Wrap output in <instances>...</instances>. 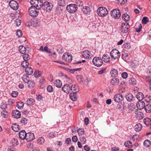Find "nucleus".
Masks as SVG:
<instances>
[{
    "instance_id": "nucleus-1",
    "label": "nucleus",
    "mask_w": 151,
    "mask_h": 151,
    "mask_svg": "<svg viewBox=\"0 0 151 151\" xmlns=\"http://www.w3.org/2000/svg\"><path fill=\"white\" fill-rule=\"evenodd\" d=\"M33 2V3H38L39 6L40 8H42L43 9H46L47 11H51L53 8V5L52 4L48 1H45L43 3L42 1L41 0H36Z\"/></svg>"
},
{
    "instance_id": "nucleus-2",
    "label": "nucleus",
    "mask_w": 151,
    "mask_h": 151,
    "mask_svg": "<svg viewBox=\"0 0 151 151\" xmlns=\"http://www.w3.org/2000/svg\"><path fill=\"white\" fill-rule=\"evenodd\" d=\"M97 12L98 15L101 17L106 16L108 13L107 9L104 7H99L97 10Z\"/></svg>"
},
{
    "instance_id": "nucleus-3",
    "label": "nucleus",
    "mask_w": 151,
    "mask_h": 151,
    "mask_svg": "<svg viewBox=\"0 0 151 151\" xmlns=\"http://www.w3.org/2000/svg\"><path fill=\"white\" fill-rule=\"evenodd\" d=\"M110 15L112 18L115 19H119L121 16L120 11L117 9H114L111 12Z\"/></svg>"
},
{
    "instance_id": "nucleus-4",
    "label": "nucleus",
    "mask_w": 151,
    "mask_h": 151,
    "mask_svg": "<svg viewBox=\"0 0 151 151\" xmlns=\"http://www.w3.org/2000/svg\"><path fill=\"white\" fill-rule=\"evenodd\" d=\"M78 7L76 4H71L66 7L67 11L70 13H74L77 10Z\"/></svg>"
},
{
    "instance_id": "nucleus-5",
    "label": "nucleus",
    "mask_w": 151,
    "mask_h": 151,
    "mask_svg": "<svg viewBox=\"0 0 151 151\" xmlns=\"http://www.w3.org/2000/svg\"><path fill=\"white\" fill-rule=\"evenodd\" d=\"M110 54L111 58L114 59L119 58L120 56V52L116 49L113 50L111 51Z\"/></svg>"
},
{
    "instance_id": "nucleus-6",
    "label": "nucleus",
    "mask_w": 151,
    "mask_h": 151,
    "mask_svg": "<svg viewBox=\"0 0 151 151\" xmlns=\"http://www.w3.org/2000/svg\"><path fill=\"white\" fill-rule=\"evenodd\" d=\"M93 65L97 67L101 66L103 64L102 60L99 57H95L93 59Z\"/></svg>"
},
{
    "instance_id": "nucleus-7",
    "label": "nucleus",
    "mask_w": 151,
    "mask_h": 151,
    "mask_svg": "<svg viewBox=\"0 0 151 151\" xmlns=\"http://www.w3.org/2000/svg\"><path fill=\"white\" fill-rule=\"evenodd\" d=\"M62 60L67 62L70 63L72 60V56L71 55L68 53H65L62 57Z\"/></svg>"
},
{
    "instance_id": "nucleus-8",
    "label": "nucleus",
    "mask_w": 151,
    "mask_h": 151,
    "mask_svg": "<svg viewBox=\"0 0 151 151\" xmlns=\"http://www.w3.org/2000/svg\"><path fill=\"white\" fill-rule=\"evenodd\" d=\"M129 28V25L128 23L126 22L122 23L121 28V31L123 33H126L128 32Z\"/></svg>"
},
{
    "instance_id": "nucleus-9",
    "label": "nucleus",
    "mask_w": 151,
    "mask_h": 151,
    "mask_svg": "<svg viewBox=\"0 0 151 151\" xmlns=\"http://www.w3.org/2000/svg\"><path fill=\"white\" fill-rule=\"evenodd\" d=\"M9 4L10 8L14 10H17L19 7L17 3L13 0L10 1L9 3Z\"/></svg>"
},
{
    "instance_id": "nucleus-10",
    "label": "nucleus",
    "mask_w": 151,
    "mask_h": 151,
    "mask_svg": "<svg viewBox=\"0 0 151 151\" xmlns=\"http://www.w3.org/2000/svg\"><path fill=\"white\" fill-rule=\"evenodd\" d=\"M71 86L68 84H65L62 87V89L64 92L69 93L71 91Z\"/></svg>"
},
{
    "instance_id": "nucleus-11",
    "label": "nucleus",
    "mask_w": 151,
    "mask_h": 151,
    "mask_svg": "<svg viewBox=\"0 0 151 151\" xmlns=\"http://www.w3.org/2000/svg\"><path fill=\"white\" fill-rule=\"evenodd\" d=\"M114 98L115 102L119 103L123 100L124 98L122 94H118L115 95Z\"/></svg>"
},
{
    "instance_id": "nucleus-12",
    "label": "nucleus",
    "mask_w": 151,
    "mask_h": 151,
    "mask_svg": "<svg viewBox=\"0 0 151 151\" xmlns=\"http://www.w3.org/2000/svg\"><path fill=\"white\" fill-rule=\"evenodd\" d=\"M34 134L32 133L29 132L27 134L25 139L27 141H31L34 140Z\"/></svg>"
},
{
    "instance_id": "nucleus-13",
    "label": "nucleus",
    "mask_w": 151,
    "mask_h": 151,
    "mask_svg": "<svg viewBox=\"0 0 151 151\" xmlns=\"http://www.w3.org/2000/svg\"><path fill=\"white\" fill-rule=\"evenodd\" d=\"M12 116L15 118L18 119L21 116V113L17 110H14L12 112Z\"/></svg>"
},
{
    "instance_id": "nucleus-14",
    "label": "nucleus",
    "mask_w": 151,
    "mask_h": 151,
    "mask_svg": "<svg viewBox=\"0 0 151 151\" xmlns=\"http://www.w3.org/2000/svg\"><path fill=\"white\" fill-rule=\"evenodd\" d=\"M27 134L24 130L21 131L18 133L19 138L22 140L25 139Z\"/></svg>"
},
{
    "instance_id": "nucleus-15",
    "label": "nucleus",
    "mask_w": 151,
    "mask_h": 151,
    "mask_svg": "<svg viewBox=\"0 0 151 151\" xmlns=\"http://www.w3.org/2000/svg\"><path fill=\"white\" fill-rule=\"evenodd\" d=\"M91 53L88 50H85L82 53V56L86 59H89L91 58Z\"/></svg>"
},
{
    "instance_id": "nucleus-16",
    "label": "nucleus",
    "mask_w": 151,
    "mask_h": 151,
    "mask_svg": "<svg viewBox=\"0 0 151 151\" xmlns=\"http://www.w3.org/2000/svg\"><path fill=\"white\" fill-rule=\"evenodd\" d=\"M145 103L144 101H139L136 104L137 107L139 109H142L144 108L145 106Z\"/></svg>"
},
{
    "instance_id": "nucleus-17",
    "label": "nucleus",
    "mask_w": 151,
    "mask_h": 151,
    "mask_svg": "<svg viewBox=\"0 0 151 151\" xmlns=\"http://www.w3.org/2000/svg\"><path fill=\"white\" fill-rule=\"evenodd\" d=\"M125 98L127 101L129 102H131L133 100L134 97L133 95L130 93H128L125 96Z\"/></svg>"
},
{
    "instance_id": "nucleus-18",
    "label": "nucleus",
    "mask_w": 151,
    "mask_h": 151,
    "mask_svg": "<svg viewBox=\"0 0 151 151\" xmlns=\"http://www.w3.org/2000/svg\"><path fill=\"white\" fill-rule=\"evenodd\" d=\"M71 91L73 93H77L79 91L78 86L76 84H73L71 86Z\"/></svg>"
},
{
    "instance_id": "nucleus-19",
    "label": "nucleus",
    "mask_w": 151,
    "mask_h": 151,
    "mask_svg": "<svg viewBox=\"0 0 151 151\" xmlns=\"http://www.w3.org/2000/svg\"><path fill=\"white\" fill-rule=\"evenodd\" d=\"M136 96L137 99L139 101L142 100L144 97V94L141 92H138Z\"/></svg>"
},
{
    "instance_id": "nucleus-20",
    "label": "nucleus",
    "mask_w": 151,
    "mask_h": 151,
    "mask_svg": "<svg viewBox=\"0 0 151 151\" xmlns=\"http://www.w3.org/2000/svg\"><path fill=\"white\" fill-rule=\"evenodd\" d=\"M35 101L32 98L28 99L26 101V104L29 106H31L34 104Z\"/></svg>"
},
{
    "instance_id": "nucleus-21",
    "label": "nucleus",
    "mask_w": 151,
    "mask_h": 151,
    "mask_svg": "<svg viewBox=\"0 0 151 151\" xmlns=\"http://www.w3.org/2000/svg\"><path fill=\"white\" fill-rule=\"evenodd\" d=\"M110 58L107 54H104L103 55L102 60L105 62H108L110 61Z\"/></svg>"
},
{
    "instance_id": "nucleus-22",
    "label": "nucleus",
    "mask_w": 151,
    "mask_h": 151,
    "mask_svg": "<svg viewBox=\"0 0 151 151\" xmlns=\"http://www.w3.org/2000/svg\"><path fill=\"white\" fill-rule=\"evenodd\" d=\"M11 128L14 131L17 132L19 130V127L17 124L14 123L12 124Z\"/></svg>"
},
{
    "instance_id": "nucleus-23",
    "label": "nucleus",
    "mask_w": 151,
    "mask_h": 151,
    "mask_svg": "<svg viewBox=\"0 0 151 151\" xmlns=\"http://www.w3.org/2000/svg\"><path fill=\"white\" fill-rule=\"evenodd\" d=\"M76 93H70L69 96L71 99L73 101H76L77 100V98L76 96Z\"/></svg>"
},
{
    "instance_id": "nucleus-24",
    "label": "nucleus",
    "mask_w": 151,
    "mask_h": 151,
    "mask_svg": "<svg viewBox=\"0 0 151 151\" xmlns=\"http://www.w3.org/2000/svg\"><path fill=\"white\" fill-rule=\"evenodd\" d=\"M135 116L136 118L139 119H142L144 117L143 114L141 112H137L136 113Z\"/></svg>"
},
{
    "instance_id": "nucleus-25",
    "label": "nucleus",
    "mask_w": 151,
    "mask_h": 151,
    "mask_svg": "<svg viewBox=\"0 0 151 151\" xmlns=\"http://www.w3.org/2000/svg\"><path fill=\"white\" fill-rule=\"evenodd\" d=\"M142 128V125L140 123H138L135 125L134 127V129L136 132L140 131Z\"/></svg>"
},
{
    "instance_id": "nucleus-26",
    "label": "nucleus",
    "mask_w": 151,
    "mask_h": 151,
    "mask_svg": "<svg viewBox=\"0 0 151 151\" xmlns=\"http://www.w3.org/2000/svg\"><path fill=\"white\" fill-rule=\"evenodd\" d=\"M25 72L27 73V75H30L33 73V70L31 67H27L25 68Z\"/></svg>"
},
{
    "instance_id": "nucleus-27",
    "label": "nucleus",
    "mask_w": 151,
    "mask_h": 151,
    "mask_svg": "<svg viewBox=\"0 0 151 151\" xmlns=\"http://www.w3.org/2000/svg\"><path fill=\"white\" fill-rule=\"evenodd\" d=\"M54 85L58 88H60L62 86V82L59 80H57L54 82Z\"/></svg>"
},
{
    "instance_id": "nucleus-28",
    "label": "nucleus",
    "mask_w": 151,
    "mask_h": 151,
    "mask_svg": "<svg viewBox=\"0 0 151 151\" xmlns=\"http://www.w3.org/2000/svg\"><path fill=\"white\" fill-rule=\"evenodd\" d=\"M145 111L148 113L151 112V105L150 104H147L144 107Z\"/></svg>"
},
{
    "instance_id": "nucleus-29",
    "label": "nucleus",
    "mask_w": 151,
    "mask_h": 151,
    "mask_svg": "<svg viewBox=\"0 0 151 151\" xmlns=\"http://www.w3.org/2000/svg\"><path fill=\"white\" fill-rule=\"evenodd\" d=\"M82 10L83 13L85 14H87L89 13L91 11L90 8L87 6L83 7Z\"/></svg>"
},
{
    "instance_id": "nucleus-30",
    "label": "nucleus",
    "mask_w": 151,
    "mask_h": 151,
    "mask_svg": "<svg viewBox=\"0 0 151 151\" xmlns=\"http://www.w3.org/2000/svg\"><path fill=\"white\" fill-rule=\"evenodd\" d=\"M23 81L25 83H27L29 81V78L27 74H24L22 77Z\"/></svg>"
},
{
    "instance_id": "nucleus-31",
    "label": "nucleus",
    "mask_w": 151,
    "mask_h": 151,
    "mask_svg": "<svg viewBox=\"0 0 151 151\" xmlns=\"http://www.w3.org/2000/svg\"><path fill=\"white\" fill-rule=\"evenodd\" d=\"M122 19L125 21H128L130 19V17L127 13H125L122 15Z\"/></svg>"
},
{
    "instance_id": "nucleus-32",
    "label": "nucleus",
    "mask_w": 151,
    "mask_h": 151,
    "mask_svg": "<svg viewBox=\"0 0 151 151\" xmlns=\"http://www.w3.org/2000/svg\"><path fill=\"white\" fill-rule=\"evenodd\" d=\"M19 50L21 53L23 54L26 51V48L23 46L21 45L19 47Z\"/></svg>"
},
{
    "instance_id": "nucleus-33",
    "label": "nucleus",
    "mask_w": 151,
    "mask_h": 151,
    "mask_svg": "<svg viewBox=\"0 0 151 151\" xmlns=\"http://www.w3.org/2000/svg\"><path fill=\"white\" fill-rule=\"evenodd\" d=\"M144 122L147 126H148L151 124V119L148 118H146L143 120Z\"/></svg>"
},
{
    "instance_id": "nucleus-34",
    "label": "nucleus",
    "mask_w": 151,
    "mask_h": 151,
    "mask_svg": "<svg viewBox=\"0 0 151 151\" xmlns=\"http://www.w3.org/2000/svg\"><path fill=\"white\" fill-rule=\"evenodd\" d=\"M110 73L112 76L113 77L116 76L118 75V73L117 70L114 69L111 70Z\"/></svg>"
},
{
    "instance_id": "nucleus-35",
    "label": "nucleus",
    "mask_w": 151,
    "mask_h": 151,
    "mask_svg": "<svg viewBox=\"0 0 151 151\" xmlns=\"http://www.w3.org/2000/svg\"><path fill=\"white\" fill-rule=\"evenodd\" d=\"M55 3H57L59 6H63L64 4V1L63 0H55Z\"/></svg>"
},
{
    "instance_id": "nucleus-36",
    "label": "nucleus",
    "mask_w": 151,
    "mask_h": 151,
    "mask_svg": "<svg viewBox=\"0 0 151 151\" xmlns=\"http://www.w3.org/2000/svg\"><path fill=\"white\" fill-rule=\"evenodd\" d=\"M37 142L40 145H42L45 142V139L43 137H40L37 140Z\"/></svg>"
},
{
    "instance_id": "nucleus-37",
    "label": "nucleus",
    "mask_w": 151,
    "mask_h": 151,
    "mask_svg": "<svg viewBox=\"0 0 151 151\" xmlns=\"http://www.w3.org/2000/svg\"><path fill=\"white\" fill-rule=\"evenodd\" d=\"M119 82V80L116 78H112L111 81V84L113 85H116Z\"/></svg>"
},
{
    "instance_id": "nucleus-38",
    "label": "nucleus",
    "mask_w": 151,
    "mask_h": 151,
    "mask_svg": "<svg viewBox=\"0 0 151 151\" xmlns=\"http://www.w3.org/2000/svg\"><path fill=\"white\" fill-rule=\"evenodd\" d=\"M7 104L6 102L3 101L1 104L0 107L2 109H6L7 107Z\"/></svg>"
},
{
    "instance_id": "nucleus-39",
    "label": "nucleus",
    "mask_w": 151,
    "mask_h": 151,
    "mask_svg": "<svg viewBox=\"0 0 151 151\" xmlns=\"http://www.w3.org/2000/svg\"><path fill=\"white\" fill-rule=\"evenodd\" d=\"M144 145L146 147H148L150 145V142L148 140H145L143 143Z\"/></svg>"
},
{
    "instance_id": "nucleus-40",
    "label": "nucleus",
    "mask_w": 151,
    "mask_h": 151,
    "mask_svg": "<svg viewBox=\"0 0 151 151\" xmlns=\"http://www.w3.org/2000/svg\"><path fill=\"white\" fill-rule=\"evenodd\" d=\"M76 78L79 82L82 83L83 82L84 79L82 76L81 75H78L76 77Z\"/></svg>"
},
{
    "instance_id": "nucleus-41",
    "label": "nucleus",
    "mask_w": 151,
    "mask_h": 151,
    "mask_svg": "<svg viewBox=\"0 0 151 151\" xmlns=\"http://www.w3.org/2000/svg\"><path fill=\"white\" fill-rule=\"evenodd\" d=\"M28 86L29 88L33 87L35 85V83L31 81H29L28 83Z\"/></svg>"
},
{
    "instance_id": "nucleus-42",
    "label": "nucleus",
    "mask_w": 151,
    "mask_h": 151,
    "mask_svg": "<svg viewBox=\"0 0 151 151\" xmlns=\"http://www.w3.org/2000/svg\"><path fill=\"white\" fill-rule=\"evenodd\" d=\"M129 83L133 85H135L137 83V81L134 78H131L129 81Z\"/></svg>"
},
{
    "instance_id": "nucleus-43",
    "label": "nucleus",
    "mask_w": 151,
    "mask_h": 151,
    "mask_svg": "<svg viewBox=\"0 0 151 151\" xmlns=\"http://www.w3.org/2000/svg\"><path fill=\"white\" fill-rule=\"evenodd\" d=\"M24 105L23 102L20 101L18 102L17 106L18 109H21L23 107Z\"/></svg>"
},
{
    "instance_id": "nucleus-44",
    "label": "nucleus",
    "mask_w": 151,
    "mask_h": 151,
    "mask_svg": "<svg viewBox=\"0 0 151 151\" xmlns=\"http://www.w3.org/2000/svg\"><path fill=\"white\" fill-rule=\"evenodd\" d=\"M1 116L4 118L7 117L8 116V112L6 110H3L1 113Z\"/></svg>"
},
{
    "instance_id": "nucleus-45",
    "label": "nucleus",
    "mask_w": 151,
    "mask_h": 151,
    "mask_svg": "<svg viewBox=\"0 0 151 151\" xmlns=\"http://www.w3.org/2000/svg\"><path fill=\"white\" fill-rule=\"evenodd\" d=\"M132 145V143L131 141H128L125 142L124 143V145L126 147H129L131 146Z\"/></svg>"
},
{
    "instance_id": "nucleus-46",
    "label": "nucleus",
    "mask_w": 151,
    "mask_h": 151,
    "mask_svg": "<svg viewBox=\"0 0 151 151\" xmlns=\"http://www.w3.org/2000/svg\"><path fill=\"white\" fill-rule=\"evenodd\" d=\"M149 22V19L148 17H144L142 20V22L143 24H146V23Z\"/></svg>"
},
{
    "instance_id": "nucleus-47",
    "label": "nucleus",
    "mask_w": 151,
    "mask_h": 151,
    "mask_svg": "<svg viewBox=\"0 0 151 151\" xmlns=\"http://www.w3.org/2000/svg\"><path fill=\"white\" fill-rule=\"evenodd\" d=\"M76 6L79 7H82L83 5V2L82 1L79 0L76 1Z\"/></svg>"
},
{
    "instance_id": "nucleus-48",
    "label": "nucleus",
    "mask_w": 151,
    "mask_h": 151,
    "mask_svg": "<svg viewBox=\"0 0 151 151\" xmlns=\"http://www.w3.org/2000/svg\"><path fill=\"white\" fill-rule=\"evenodd\" d=\"M29 63L27 61L24 60L22 61L21 63L22 66L24 67H26V66H28Z\"/></svg>"
},
{
    "instance_id": "nucleus-49",
    "label": "nucleus",
    "mask_w": 151,
    "mask_h": 151,
    "mask_svg": "<svg viewBox=\"0 0 151 151\" xmlns=\"http://www.w3.org/2000/svg\"><path fill=\"white\" fill-rule=\"evenodd\" d=\"M24 60L27 61L29 59V55L28 54H25L22 56Z\"/></svg>"
},
{
    "instance_id": "nucleus-50",
    "label": "nucleus",
    "mask_w": 151,
    "mask_h": 151,
    "mask_svg": "<svg viewBox=\"0 0 151 151\" xmlns=\"http://www.w3.org/2000/svg\"><path fill=\"white\" fill-rule=\"evenodd\" d=\"M47 91L49 92H52L53 91V87L51 85H49L47 88Z\"/></svg>"
},
{
    "instance_id": "nucleus-51",
    "label": "nucleus",
    "mask_w": 151,
    "mask_h": 151,
    "mask_svg": "<svg viewBox=\"0 0 151 151\" xmlns=\"http://www.w3.org/2000/svg\"><path fill=\"white\" fill-rule=\"evenodd\" d=\"M21 20L19 19H17L15 21L14 24H16L17 26H19L21 24Z\"/></svg>"
},
{
    "instance_id": "nucleus-52",
    "label": "nucleus",
    "mask_w": 151,
    "mask_h": 151,
    "mask_svg": "<svg viewBox=\"0 0 151 151\" xmlns=\"http://www.w3.org/2000/svg\"><path fill=\"white\" fill-rule=\"evenodd\" d=\"M78 132L79 135L80 136L84 134V132L83 129H79L78 130Z\"/></svg>"
},
{
    "instance_id": "nucleus-53",
    "label": "nucleus",
    "mask_w": 151,
    "mask_h": 151,
    "mask_svg": "<svg viewBox=\"0 0 151 151\" xmlns=\"http://www.w3.org/2000/svg\"><path fill=\"white\" fill-rule=\"evenodd\" d=\"M15 102L14 100L12 99H9L8 101V104L9 105H12Z\"/></svg>"
},
{
    "instance_id": "nucleus-54",
    "label": "nucleus",
    "mask_w": 151,
    "mask_h": 151,
    "mask_svg": "<svg viewBox=\"0 0 151 151\" xmlns=\"http://www.w3.org/2000/svg\"><path fill=\"white\" fill-rule=\"evenodd\" d=\"M21 122L24 125L27 123V120L24 118H22L21 121Z\"/></svg>"
},
{
    "instance_id": "nucleus-55",
    "label": "nucleus",
    "mask_w": 151,
    "mask_h": 151,
    "mask_svg": "<svg viewBox=\"0 0 151 151\" xmlns=\"http://www.w3.org/2000/svg\"><path fill=\"white\" fill-rule=\"evenodd\" d=\"M142 28V24H139L138 27L136 28V31L137 32H139Z\"/></svg>"
},
{
    "instance_id": "nucleus-56",
    "label": "nucleus",
    "mask_w": 151,
    "mask_h": 151,
    "mask_svg": "<svg viewBox=\"0 0 151 151\" xmlns=\"http://www.w3.org/2000/svg\"><path fill=\"white\" fill-rule=\"evenodd\" d=\"M16 34L17 36H18L19 37H21L22 36V33L21 31L20 30H17Z\"/></svg>"
},
{
    "instance_id": "nucleus-57",
    "label": "nucleus",
    "mask_w": 151,
    "mask_h": 151,
    "mask_svg": "<svg viewBox=\"0 0 151 151\" xmlns=\"http://www.w3.org/2000/svg\"><path fill=\"white\" fill-rule=\"evenodd\" d=\"M18 92L17 91H12V97H16L18 95Z\"/></svg>"
},
{
    "instance_id": "nucleus-58",
    "label": "nucleus",
    "mask_w": 151,
    "mask_h": 151,
    "mask_svg": "<svg viewBox=\"0 0 151 151\" xmlns=\"http://www.w3.org/2000/svg\"><path fill=\"white\" fill-rule=\"evenodd\" d=\"M44 50L48 53H51V50H48V48L47 46H45L44 47Z\"/></svg>"
},
{
    "instance_id": "nucleus-59",
    "label": "nucleus",
    "mask_w": 151,
    "mask_h": 151,
    "mask_svg": "<svg viewBox=\"0 0 151 151\" xmlns=\"http://www.w3.org/2000/svg\"><path fill=\"white\" fill-rule=\"evenodd\" d=\"M106 68H104L98 71V74L101 75V74H102L105 72V71H106Z\"/></svg>"
},
{
    "instance_id": "nucleus-60",
    "label": "nucleus",
    "mask_w": 151,
    "mask_h": 151,
    "mask_svg": "<svg viewBox=\"0 0 151 151\" xmlns=\"http://www.w3.org/2000/svg\"><path fill=\"white\" fill-rule=\"evenodd\" d=\"M13 145L14 146H17L18 144V142L17 139H14L13 141H12Z\"/></svg>"
},
{
    "instance_id": "nucleus-61",
    "label": "nucleus",
    "mask_w": 151,
    "mask_h": 151,
    "mask_svg": "<svg viewBox=\"0 0 151 151\" xmlns=\"http://www.w3.org/2000/svg\"><path fill=\"white\" fill-rule=\"evenodd\" d=\"M122 76L124 78H126L128 76V74L127 73L124 72L122 74Z\"/></svg>"
},
{
    "instance_id": "nucleus-62",
    "label": "nucleus",
    "mask_w": 151,
    "mask_h": 151,
    "mask_svg": "<svg viewBox=\"0 0 151 151\" xmlns=\"http://www.w3.org/2000/svg\"><path fill=\"white\" fill-rule=\"evenodd\" d=\"M66 78L67 79V81H68V83H69L70 84H72L73 83V81H72V80L71 79H70V77L66 76Z\"/></svg>"
},
{
    "instance_id": "nucleus-63",
    "label": "nucleus",
    "mask_w": 151,
    "mask_h": 151,
    "mask_svg": "<svg viewBox=\"0 0 151 151\" xmlns=\"http://www.w3.org/2000/svg\"><path fill=\"white\" fill-rule=\"evenodd\" d=\"M139 138V136L138 135L136 134L134 135L132 137V139L133 141H134L135 139H137Z\"/></svg>"
},
{
    "instance_id": "nucleus-64",
    "label": "nucleus",
    "mask_w": 151,
    "mask_h": 151,
    "mask_svg": "<svg viewBox=\"0 0 151 151\" xmlns=\"http://www.w3.org/2000/svg\"><path fill=\"white\" fill-rule=\"evenodd\" d=\"M72 140L74 142H76L78 141V138L76 136H73L72 138Z\"/></svg>"
}]
</instances>
